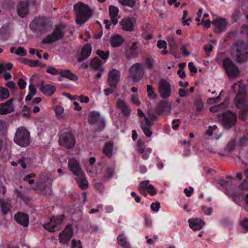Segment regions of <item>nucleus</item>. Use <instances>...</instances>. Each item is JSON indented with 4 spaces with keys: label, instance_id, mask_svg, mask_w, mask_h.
Instances as JSON below:
<instances>
[{
    "label": "nucleus",
    "instance_id": "338daca9",
    "mask_svg": "<svg viewBox=\"0 0 248 248\" xmlns=\"http://www.w3.org/2000/svg\"><path fill=\"white\" fill-rule=\"evenodd\" d=\"M147 191L151 195H154L156 194V190L155 189V187L152 185L148 186V189L147 190Z\"/></svg>",
    "mask_w": 248,
    "mask_h": 248
},
{
    "label": "nucleus",
    "instance_id": "13d9d810",
    "mask_svg": "<svg viewBox=\"0 0 248 248\" xmlns=\"http://www.w3.org/2000/svg\"><path fill=\"white\" fill-rule=\"evenodd\" d=\"M220 100V96H218L215 98H210L207 100V103L211 105L217 103Z\"/></svg>",
    "mask_w": 248,
    "mask_h": 248
},
{
    "label": "nucleus",
    "instance_id": "ea45409f",
    "mask_svg": "<svg viewBox=\"0 0 248 248\" xmlns=\"http://www.w3.org/2000/svg\"><path fill=\"white\" fill-rule=\"evenodd\" d=\"M147 92L148 96L151 99H155L157 97V94L155 93L154 89L152 85H148L147 86Z\"/></svg>",
    "mask_w": 248,
    "mask_h": 248
},
{
    "label": "nucleus",
    "instance_id": "b1692460",
    "mask_svg": "<svg viewBox=\"0 0 248 248\" xmlns=\"http://www.w3.org/2000/svg\"><path fill=\"white\" fill-rule=\"evenodd\" d=\"M15 219L24 227H27L29 224V217L22 213H18L15 216Z\"/></svg>",
    "mask_w": 248,
    "mask_h": 248
},
{
    "label": "nucleus",
    "instance_id": "c85d7f7f",
    "mask_svg": "<svg viewBox=\"0 0 248 248\" xmlns=\"http://www.w3.org/2000/svg\"><path fill=\"white\" fill-rule=\"evenodd\" d=\"M212 23L220 31H223L227 26V21L224 18H219L213 21Z\"/></svg>",
    "mask_w": 248,
    "mask_h": 248
},
{
    "label": "nucleus",
    "instance_id": "4468645a",
    "mask_svg": "<svg viewBox=\"0 0 248 248\" xmlns=\"http://www.w3.org/2000/svg\"><path fill=\"white\" fill-rule=\"evenodd\" d=\"M171 105L167 100H161L155 108V111L158 114L164 115L170 113L171 110Z\"/></svg>",
    "mask_w": 248,
    "mask_h": 248
},
{
    "label": "nucleus",
    "instance_id": "393cba45",
    "mask_svg": "<svg viewBox=\"0 0 248 248\" xmlns=\"http://www.w3.org/2000/svg\"><path fill=\"white\" fill-rule=\"evenodd\" d=\"M117 106L124 116H127L129 115L130 109L123 99L119 98L117 102Z\"/></svg>",
    "mask_w": 248,
    "mask_h": 248
},
{
    "label": "nucleus",
    "instance_id": "6ab92c4d",
    "mask_svg": "<svg viewBox=\"0 0 248 248\" xmlns=\"http://www.w3.org/2000/svg\"><path fill=\"white\" fill-rule=\"evenodd\" d=\"M13 101V99H10L6 102L0 104V114L10 113L14 111Z\"/></svg>",
    "mask_w": 248,
    "mask_h": 248
},
{
    "label": "nucleus",
    "instance_id": "37998d69",
    "mask_svg": "<svg viewBox=\"0 0 248 248\" xmlns=\"http://www.w3.org/2000/svg\"><path fill=\"white\" fill-rule=\"evenodd\" d=\"M97 54L103 60H104L105 61L108 58L109 56V52L108 51L104 52L103 50H98L97 51Z\"/></svg>",
    "mask_w": 248,
    "mask_h": 248
},
{
    "label": "nucleus",
    "instance_id": "1a4fd4ad",
    "mask_svg": "<svg viewBox=\"0 0 248 248\" xmlns=\"http://www.w3.org/2000/svg\"><path fill=\"white\" fill-rule=\"evenodd\" d=\"M158 90L161 97L166 99L171 94V86L170 83L165 79L160 80L158 83Z\"/></svg>",
    "mask_w": 248,
    "mask_h": 248
},
{
    "label": "nucleus",
    "instance_id": "3c124183",
    "mask_svg": "<svg viewBox=\"0 0 248 248\" xmlns=\"http://www.w3.org/2000/svg\"><path fill=\"white\" fill-rule=\"evenodd\" d=\"M72 248H82L81 242L80 240L77 241L76 239H73L72 240Z\"/></svg>",
    "mask_w": 248,
    "mask_h": 248
},
{
    "label": "nucleus",
    "instance_id": "72a5a7b5",
    "mask_svg": "<svg viewBox=\"0 0 248 248\" xmlns=\"http://www.w3.org/2000/svg\"><path fill=\"white\" fill-rule=\"evenodd\" d=\"M10 52L12 53H15L17 55L20 56H25L27 55V52L25 49L22 47L19 46L17 48L11 47Z\"/></svg>",
    "mask_w": 248,
    "mask_h": 248
},
{
    "label": "nucleus",
    "instance_id": "f3484780",
    "mask_svg": "<svg viewBox=\"0 0 248 248\" xmlns=\"http://www.w3.org/2000/svg\"><path fill=\"white\" fill-rule=\"evenodd\" d=\"M92 52V47L91 45L86 44L82 48L80 52L77 55L78 62H81L87 59Z\"/></svg>",
    "mask_w": 248,
    "mask_h": 248
},
{
    "label": "nucleus",
    "instance_id": "473e14b6",
    "mask_svg": "<svg viewBox=\"0 0 248 248\" xmlns=\"http://www.w3.org/2000/svg\"><path fill=\"white\" fill-rule=\"evenodd\" d=\"M113 152V144L111 142L107 143L103 148V153L108 157H111Z\"/></svg>",
    "mask_w": 248,
    "mask_h": 248
},
{
    "label": "nucleus",
    "instance_id": "0e129e2a",
    "mask_svg": "<svg viewBox=\"0 0 248 248\" xmlns=\"http://www.w3.org/2000/svg\"><path fill=\"white\" fill-rule=\"evenodd\" d=\"M77 98L81 103H88L89 101V97L86 96L80 95Z\"/></svg>",
    "mask_w": 248,
    "mask_h": 248
},
{
    "label": "nucleus",
    "instance_id": "aec40b11",
    "mask_svg": "<svg viewBox=\"0 0 248 248\" xmlns=\"http://www.w3.org/2000/svg\"><path fill=\"white\" fill-rule=\"evenodd\" d=\"M17 15L21 18L25 17L29 13L28 3L27 1L20 2L17 6Z\"/></svg>",
    "mask_w": 248,
    "mask_h": 248
},
{
    "label": "nucleus",
    "instance_id": "9d476101",
    "mask_svg": "<svg viewBox=\"0 0 248 248\" xmlns=\"http://www.w3.org/2000/svg\"><path fill=\"white\" fill-rule=\"evenodd\" d=\"M223 66L229 77L235 78L239 74L238 69L229 58H225L223 61Z\"/></svg>",
    "mask_w": 248,
    "mask_h": 248
},
{
    "label": "nucleus",
    "instance_id": "412c9836",
    "mask_svg": "<svg viewBox=\"0 0 248 248\" xmlns=\"http://www.w3.org/2000/svg\"><path fill=\"white\" fill-rule=\"evenodd\" d=\"M188 222L190 228L195 231L202 229L205 224L203 221L198 218L189 219Z\"/></svg>",
    "mask_w": 248,
    "mask_h": 248
},
{
    "label": "nucleus",
    "instance_id": "58836bf2",
    "mask_svg": "<svg viewBox=\"0 0 248 248\" xmlns=\"http://www.w3.org/2000/svg\"><path fill=\"white\" fill-rule=\"evenodd\" d=\"M39 182L41 184L46 183L49 186H51L52 181L46 174H42L39 176Z\"/></svg>",
    "mask_w": 248,
    "mask_h": 248
},
{
    "label": "nucleus",
    "instance_id": "c03bdc74",
    "mask_svg": "<svg viewBox=\"0 0 248 248\" xmlns=\"http://www.w3.org/2000/svg\"><path fill=\"white\" fill-rule=\"evenodd\" d=\"M121 4L133 8L135 5L136 0H119Z\"/></svg>",
    "mask_w": 248,
    "mask_h": 248
},
{
    "label": "nucleus",
    "instance_id": "a19ab883",
    "mask_svg": "<svg viewBox=\"0 0 248 248\" xmlns=\"http://www.w3.org/2000/svg\"><path fill=\"white\" fill-rule=\"evenodd\" d=\"M114 170L113 169L108 168L104 175V179L105 180H109L114 174Z\"/></svg>",
    "mask_w": 248,
    "mask_h": 248
},
{
    "label": "nucleus",
    "instance_id": "39448f33",
    "mask_svg": "<svg viewBox=\"0 0 248 248\" xmlns=\"http://www.w3.org/2000/svg\"><path fill=\"white\" fill-rule=\"evenodd\" d=\"M65 26L62 25L58 26L53 32L45 37L42 40V43L44 44H51L63 38L64 34Z\"/></svg>",
    "mask_w": 248,
    "mask_h": 248
},
{
    "label": "nucleus",
    "instance_id": "9b49d317",
    "mask_svg": "<svg viewBox=\"0 0 248 248\" xmlns=\"http://www.w3.org/2000/svg\"><path fill=\"white\" fill-rule=\"evenodd\" d=\"M73 234V228L71 224H67L64 230L59 234V240L60 243L68 245Z\"/></svg>",
    "mask_w": 248,
    "mask_h": 248
},
{
    "label": "nucleus",
    "instance_id": "de8ad7c7",
    "mask_svg": "<svg viewBox=\"0 0 248 248\" xmlns=\"http://www.w3.org/2000/svg\"><path fill=\"white\" fill-rule=\"evenodd\" d=\"M141 128L144 134L148 137H150L152 135V132L149 127L145 126L143 124L141 125Z\"/></svg>",
    "mask_w": 248,
    "mask_h": 248
},
{
    "label": "nucleus",
    "instance_id": "774afa93",
    "mask_svg": "<svg viewBox=\"0 0 248 248\" xmlns=\"http://www.w3.org/2000/svg\"><path fill=\"white\" fill-rule=\"evenodd\" d=\"M18 85L20 89H23L25 88L26 86V83L23 79L20 78L18 82Z\"/></svg>",
    "mask_w": 248,
    "mask_h": 248
},
{
    "label": "nucleus",
    "instance_id": "a211bd4d",
    "mask_svg": "<svg viewBox=\"0 0 248 248\" xmlns=\"http://www.w3.org/2000/svg\"><path fill=\"white\" fill-rule=\"evenodd\" d=\"M119 25L123 30L128 31L134 30L133 22L129 17H126L122 19L120 22Z\"/></svg>",
    "mask_w": 248,
    "mask_h": 248
},
{
    "label": "nucleus",
    "instance_id": "5701e85b",
    "mask_svg": "<svg viewBox=\"0 0 248 248\" xmlns=\"http://www.w3.org/2000/svg\"><path fill=\"white\" fill-rule=\"evenodd\" d=\"M137 150L141 155L142 158L144 160L148 158L149 155L152 152L151 148L143 146L140 141L138 142Z\"/></svg>",
    "mask_w": 248,
    "mask_h": 248
},
{
    "label": "nucleus",
    "instance_id": "f03ea898",
    "mask_svg": "<svg viewBox=\"0 0 248 248\" xmlns=\"http://www.w3.org/2000/svg\"><path fill=\"white\" fill-rule=\"evenodd\" d=\"M244 86L240 85L239 87L238 93L234 99L237 108L241 109L240 117L243 120H246L248 116L247 114L245 113V111L248 110V100L244 95Z\"/></svg>",
    "mask_w": 248,
    "mask_h": 248
},
{
    "label": "nucleus",
    "instance_id": "7c9ffc66",
    "mask_svg": "<svg viewBox=\"0 0 248 248\" xmlns=\"http://www.w3.org/2000/svg\"><path fill=\"white\" fill-rule=\"evenodd\" d=\"M11 203L9 201L5 200H0V206L3 214L6 215L10 211Z\"/></svg>",
    "mask_w": 248,
    "mask_h": 248
},
{
    "label": "nucleus",
    "instance_id": "603ef678",
    "mask_svg": "<svg viewBox=\"0 0 248 248\" xmlns=\"http://www.w3.org/2000/svg\"><path fill=\"white\" fill-rule=\"evenodd\" d=\"M22 62L31 67L36 66L38 63V62L37 61H30L26 59L23 60Z\"/></svg>",
    "mask_w": 248,
    "mask_h": 248
},
{
    "label": "nucleus",
    "instance_id": "680f3d73",
    "mask_svg": "<svg viewBox=\"0 0 248 248\" xmlns=\"http://www.w3.org/2000/svg\"><path fill=\"white\" fill-rule=\"evenodd\" d=\"M131 101L137 106H139L140 104L137 95H132L131 97Z\"/></svg>",
    "mask_w": 248,
    "mask_h": 248
},
{
    "label": "nucleus",
    "instance_id": "4c0bfd02",
    "mask_svg": "<svg viewBox=\"0 0 248 248\" xmlns=\"http://www.w3.org/2000/svg\"><path fill=\"white\" fill-rule=\"evenodd\" d=\"M9 90L2 87H0V100H3L6 99L9 97Z\"/></svg>",
    "mask_w": 248,
    "mask_h": 248
},
{
    "label": "nucleus",
    "instance_id": "0eeeda50",
    "mask_svg": "<svg viewBox=\"0 0 248 248\" xmlns=\"http://www.w3.org/2000/svg\"><path fill=\"white\" fill-rule=\"evenodd\" d=\"M64 215L59 217H52L50 222L44 224L43 226L45 229L49 232H55L60 230L61 225L63 220Z\"/></svg>",
    "mask_w": 248,
    "mask_h": 248
},
{
    "label": "nucleus",
    "instance_id": "5fc2aeb1",
    "mask_svg": "<svg viewBox=\"0 0 248 248\" xmlns=\"http://www.w3.org/2000/svg\"><path fill=\"white\" fill-rule=\"evenodd\" d=\"M188 46H189V45H188V44H183V45H182V46L180 47V50L183 52V55L186 57H187L189 55V53L187 51V49H186L187 47Z\"/></svg>",
    "mask_w": 248,
    "mask_h": 248
},
{
    "label": "nucleus",
    "instance_id": "6e6552de",
    "mask_svg": "<svg viewBox=\"0 0 248 248\" xmlns=\"http://www.w3.org/2000/svg\"><path fill=\"white\" fill-rule=\"evenodd\" d=\"M88 121L90 124L96 126L95 130L97 131H101L105 127L104 120L98 112H93L91 113L89 117Z\"/></svg>",
    "mask_w": 248,
    "mask_h": 248
},
{
    "label": "nucleus",
    "instance_id": "20e7f679",
    "mask_svg": "<svg viewBox=\"0 0 248 248\" xmlns=\"http://www.w3.org/2000/svg\"><path fill=\"white\" fill-rule=\"evenodd\" d=\"M235 60L238 62H243L248 60V46L239 41L235 44Z\"/></svg>",
    "mask_w": 248,
    "mask_h": 248
},
{
    "label": "nucleus",
    "instance_id": "e433bc0d",
    "mask_svg": "<svg viewBox=\"0 0 248 248\" xmlns=\"http://www.w3.org/2000/svg\"><path fill=\"white\" fill-rule=\"evenodd\" d=\"M18 163L23 169L30 167L32 165V161L30 158H23Z\"/></svg>",
    "mask_w": 248,
    "mask_h": 248
},
{
    "label": "nucleus",
    "instance_id": "bb28decb",
    "mask_svg": "<svg viewBox=\"0 0 248 248\" xmlns=\"http://www.w3.org/2000/svg\"><path fill=\"white\" fill-rule=\"evenodd\" d=\"M124 41L123 37L120 35L116 34L111 37L110 43L113 47L120 46Z\"/></svg>",
    "mask_w": 248,
    "mask_h": 248
},
{
    "label": "nucleus",
    "instance_id": "6e6d98bb",
    "mask_svg": "<svg viewBox=\"0 0 248 248\" xmlns=\"http://www.w3.org/2000/svg\"><path fill=\"white\" fill-rule=\"evenodd\" d=\"M178 94L181 97H185L189 95V92L187 90L180 89L178 91Z\"/></svg>",
    "mask_w": 248,
    "mask_h": 248
},
{
    "label": "nucleus",
    "instance_id": "4be33fe9",
    "mask_svg": "<svg viewBox=\"0 0 248 248\" xmlns=\"http://www.w3.org/2000/svg\"><path fill=\"white\" fill-rule=\"evenodd\" d=\"M119 9L114 6H110L109 7V15L112 23L116 25L118 22V19L120 18L118 15Z\"/></svg>",
    "mask_w": 248,
    "mask_h": 248
},
{
    "label": "nucleus",
    "instance_id": "4d7b16f0",
    "mask_svg": "<svg viewBox=\"0 0 248 248\" xmlns=\"http://www.w3.org/2000/svg\"><path fill=\"white\" fill-rule=\"evenodd\" d=\"M160 207V203L158 202H156L155 203H153L151 205V208L152 210L155 212H158L159 210Z\"/></svg>",
    "mask_w": 248,
    "mask_h": 248
},
{
    "label": "nucleus",
    "instance_id": "cd10ccee",
    "mask_svg": "<svg viewBox=\"0 0 248 248\" xmlns=\"http://www.w3.org/2000/svg\"><path fill=\"white\" fill-rule=\"evenodd\" d=\"M59 74L62 77L73 81H77L78 77L69 70H60Z\"/></svg>",
    "mask_w": 248,
    "mask_h": 248
},
{
    "label": "nucleus",
    "instance_id": "7ed1b4c3",
    "mask_svg": "<svg viewBox=\"0 0 248 248\" xmlns=\"http://www.w3.org/2000/svg\"><path fill=\"white\" fill-rule=\"evenodd\" d=\"M30 134L28 130L23 126L17 128L14 137V141L19 146L26 147L29 145Z\"/></svg>",
    "mask_w": 248,
    "mask_h": 248
},
{
    "label": "nucleus",
    "instance_id": "052dcab7",
    "mask_svg": "<svg viewBox=\"0 0 248 248\" xmlns=\"http://www.w3.org/2000/svg\"><path fill=\"white\" fill-rule=\"evenodd\" d=\"M240 13V11L239 9H237L234 12V13L232 14V20L234 22L237 21V20L239 18Z\"/></svg>",
    "mask_w": 248,
    "mask_h": 248
},
{
    "label": "nucleus",
    "instance_id": "f704fd0d",
    "mask_svg": "<svg viewBox=\"0 0 248 248\" xmlns=\"http://www.w3.org/2000/svg\"><path fill=\"white\" fill-rule=\"evenodd\" d=\"M168 43L170 53L174 54L178 46L176 41L173 38L170 37L168 40Z\"/></svg>",
    "mask_w": 248,
    "mask_h": 248
},
{
    "label": "nucleus",
    "instance_id": "423d86ee",
    "mask_svg": "<svg viewBox=\"0 0 248 248\" xmlns=\"http://www.w3.org/2000/svg\"><path fill=\"white\" fill-rule=\"evenodd\" d=\"M129 77L133 81H139L145 74L143 64L139 63L133 64L129 70Z\"/></svg>",
    "mask_w": 248,
    "mask_h": 248
},
{
    "label": "nucleus",
    "instance_id": "a18cd8bd",
    "mask_svg": "<svg viewBox=\"0 0 248 248\" xmlns=\"http://www.w3.org/2000/svg\"><path fill=\"white\" fill-rule=\"evenodd\" d=\"M13 67V65L11 63L0 64V73H2L5 70H10Z\"/></svg>",
    "mask_w": 248,
    "mask_h": 248
},
{
    "label": "nucleus",
    "instance_id": "69168bd1",
    "mask_svg": "<svg viewBox=\"0 0 248 248\" xmlns=\"http://www.w3.org/2000/svg\"><path fill=\"white\" fill-rule=\"evenodd\" d=\"M55 112L58 116H61L64 111V109L61 107H55L54 108Z\"/></svg>",
    "mask_w": 248,
    "mask_h": 248
},
{
    "label": "nucleus",
    "instance_id": "864d4df0",
    "mask_svg": "<svg viewBox=\"0 0 248 248\" xmlns=\"http://www.w3.org/2000/svg\"><path fill=\"white\" fill-rule=\"evenodd\" d=\"M157 46L160 49H166L167 46V42L164 40H159L157 43Z\"/></svg>",
    "mask_w": 248,
    "mask_h": 248
},
{
    "label": "nucleus",
    "instance_id": "f257e3e1",
    "mask_svg": "<svg viewBox=\"0 0 248 248\" xmlns=\"http://www.w3.org/2000/svg\"><path fill=\"white\" fill-rule=\"evenodd\" d=\"M76 12V22L82 25L92 16L91 9L86 4L78 2L74 6Z\"/></svg>",
    "mask_w": 248,
    "mask_h": 248
},
{
    "label": "nucleus",
    "instance_id": "79ce46f5",
    "mask_svg": "<svg viewBox=\"0 0 248 248\" xmlns=\"http://www.w3.org/2000/svg\"><path fill=\"white\" fill-rule=\"evenodd\" d=\"M196 110L198 113H201L203 109V104L201 99L197 100L195 102Z\"/></svg>",
    "mask_w": 248,
    "mask_h": 248
},
{
    "label": "nucleus",
    "instance_id": "bf43d9fd",
    "mask_svg": "<svg viewBox=\"0 0 248 248\" xmlns=\"http://www.w3.org/2000/svg\"><path fill=\"white\" fill-rule=\"evenodd\" d=\"M188 67L191 73H196L197 72V68L194 66L192 62H190L188 63Z\"/></svg>",
    "mask_w": 248,
    "mask_h": 248
},
{
    "label": "nucleus",
    "instance_id": "09e8293b",
    "mask_svg": "<svg viewBox=\"0 0 248 248\" xmlns=\"http://www.w3.org/2000/svg\"><path fill=\"white\" fill-rule=\"evenodd\" d=\"M60 70V69H57L53 67L49 66L47 68L46 72L53 75H59V73Z\"/></svg>",
    "mask_w": 248,
    "mask_h": 248
},
{
    "label": "nucleus",
    "instance_id": "c9c22d12",
    "mask_svg": "<svg viewBox=\"0 0 248 248\" xmlns=\"http://www.w3.org/2000/svg\"><path fill=\"white\" fill-rule=\"evenodd\" d=\"M103 62L97 57H95L91 61V66L94 70H98L101 67Z\"/></svg>",
    "mask_w": 248,
    "mask_h": 248
},
{
    "label": "nucleus",
    "instance_id": "e2e57ef3",
    "mask_svg": "<svg viewBox=\"0 0 248 248\" xmlns=\"http://www.w3.org/2000/svg\"><path fill=\"white\" fill-rule=\"evenodd\" d=\"M239 187L240 189L242 190H248V181L247 180L244 181Z\"/></svg>",
    "mask_w": 248,
    "mask_h": 248
},
{
    "label": "nucleus",
    "instance_id": "a878e982",
    "mask_svg": "<svg viewBox=\"0 0 248 248\" xmlns=\"http://www.w3.org/2000/svg\"><path fill=\"white\" fill-rule=\"evenodd\" d=\"M41 91L45 94L48 96H51L55 92L56 88L51 85H46L43 83L40 86Z\"/></svg>",
    "mask_w": 248,
    "mask_h": 248
},
{
    "label": "nucleus",
    "instance_id": "8fccbe9b",
    "mask_svg": "<svg viewBox=\"0 0 248 248\" xmlns=\"http://www.w3.org/2000/svg\"><path fill=\"white\" fill-rule=\"evenodd\" d=\"M240 224L243 229L246 232H248V219L244 218L240 221Z\"/></svg>",
    "mask_w": 248,
    "mask_h": 248
},
{
    "label": "nucleus",
    "instance_id": "dca6fc26",
    "mask_svg": "<svg viewBox=\"0 0 248 248\" xmlns=\"http://www.w3.org/2000/svg\"><path fill=\"white\" fill-rule=\"evenodd\" d=\"M68 167L74 174L80 176L83 174V171L78 162L74 158H71L68 161Z\"/></svg>",
    "mask_w": 248,
    "mask_h": 248
},
{
    "label": "nucleus",
    "instance_id": "2f4dec72",
    "mask_svg": "<svg viewBox=\"0 0 248 248\" xmlns=\"http://www.w3.org/2000/svg\"><path fill=\"white\" fill-rule=\"evenodd\" d=\"M78 177L77 179V183L79 186L82 189H86L88 188V181L85 177L83 174L80 176H78Z\"/></svg>",
    "mask_w": 248,
    "mask_h": 248
},
{
    "label": "nucleus",
    "instance_id": "f8f14e48",
    "mask_svg": "<svg viewBox=\"0 0 248 248\" xmlns=\"http://www.w3.org/2000/svg\"><path fill=\"white\" fill-rule=\"evenodd\" d=\"M219 118L224 127L227 129L230 128L236 121V116L230 111L223 114L221 117L219 116Z\"/></svg>",
    "mask_w": 248,
    "mask_h": 248
},
{
    "label": "nucleus",
    "instance_id": "c756f323",
    "mask_svg": "<svg viewBox=\"0 0 248 248\" xmlns=\"http://www.w3.org/2000/svg\"><path fill=\"white\" fill-rule=\"evenodd\" d=\"M117 241L118 244L123 248H131L130 244L127 240L126 237L124 235V234H121L118 235L117 237Z\"/></svg>",
    "mask_w": 248,
    "mask_h": 248
},
{
    "label": "nucleus",
    "instance_id": "ddd939ff",
    "mask_svg": "<svg viewBox=\"0 0 248 248\" xmlns=\"http://www.w3.org/2000/svg\"><path fill=\"white\" fill-rule=\"evenodd\" d=\"M61 145L71 149L75 146L76 140L74 136L70 133H66L62 134L59 140Z\"/></svg>",
    "mask_w": 248,
    "mask_h": 248
},
{
    "label": "nucleus",
    "instance_id": "2eb2a0df",
    "mask_svg": "<svg viewBox=\"0 0 248 248\" xmlns=\"http://www.w3.org/2000/svg\"><path fill=\"white\" fill-rule=\"evenodd\" d=\"M120 78V72L115 69H112L108 74V83L111 87H115L119 81Z\"/></svg>",
    "mask_w": 248,
    "mask_h": 248
},
{
    "label": "nucleus",
    "instance_id": "49530a36",
    "mask_svg": "<svg viewBox=\"0 0 248 248\" xmlns=\"http://www.w3.org/2000/svg\"><path fill=\"white\" fill-rule=\"evenodd\" d=\"M224 103H221L220 105H215L211 107L210 108V111L212 112H216L224 109Z\"/></svg>",
    "mask_w": 248,
    "mask_h": 248
}]
</instances>
